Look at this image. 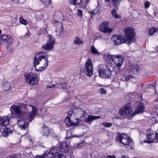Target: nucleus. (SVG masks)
Listing matches in <instances>:
<instances>
[{
    "label": "nucleus",
    "instance_id": "nucleus-25",
    "mask_svg": "<svg viewBox=\"0 0 158 158\" xmlns=\"http://www.w3.org/2000/svg\"><path fill=\"white\" fill-rule=\"evenodd\" d=\"M12 131L10 128L6 127L2 131V134L4 136L6 137L9 134L12 133Z\"/></svg>",
    "mask_w": 158,
    "mask_h": 158
},
{
    "label": "nucleus",
    "instance_id": "nucleus-55",
    "mask_svg": "<svg viewBox=\"0 0 158 158\" xmlns=\"http://www.w3.org/2000/svg\"><path fill=\"white\" fill-rule=\"evenodd\" d=\"M51 2H52L51 0H49L48 1V3L49 4H50V3H51Z\"/></svg>",
    "mask_w": 158,
    "mask_h": 158
},
{
    "label": "nucleus",
    "instance_id": "nucleus-38",
    "mask_svg": "<svg viewBox=\"0 0 158 158\" xmlns=\"http://www.w3.org/2000/svg\"><path fill=\"white\" fill-rule=\"evenodd\" d=\"M9 35H2L0 37V40L1 41H4V40L6 39L7 38H8V36H9Z\"/></svg>",
    "mask_w": 158,
    "mask_h": 158
},
{
    "label": "nucleus",
    "instance_id": "nucleus-3",
    "mask_svg": "<svg viewBox=\"0 0 158 158\" xmlns=\"http://www.w3.org/2000/svg\"><path fill=\"white\" fill-rule=\"evenodd\" d=\"M46 53L40 52L35 54L34 58V65L37 71H41L45 69L48 63Z\"/></svg>",
    "mask_w": 158,
    "mask_h": 158
},
{
    "label": "nucleus",
    "instance_id": "nucleus-24",
    "mask_svg": "<svg viewBox=\"0 0 158 158\" xmlns=\"http://www.w3.org/2000/svg\"><path fill=\"white\" fill-rule=\"evenodd\" d=\"M41 133L43 135L48 137L50 133V129L47 126L43 127H42Z\"/></svg>",
    "mask_w": 158,
    "mask_h": 158
},
{
    "label": "nucleus",
    "instance_id": "nucleus-1",
    "mask_svg": "<svg viewBox=\"0 0 158 158\" xmlns=\"http://www.w3.org/2000/svg\"><path fill=\"white\" fill-rule=\"evenodd\" d=\"M87 113L82 109L75 106L71 107L68 112L67 116L65 118V121L68 126H73L78 124L80 121L78 117L80 118L81 120L85 118V114Z\"/></svg>",
    "mask_w": 158,
    "mask_h": 158
},
{
    "label": "nucleus",
    "instance_id": "nucleus-32",
    "mask_svg": "<svg viewBox=\"0 0 158 158\" xmlns=\"http://www.w3.org/2000/svg\"><path fill=\"white\" fill-rule=\"evenodd\" d=\"M19 20L21 23L25 25H27L28 23L27 21L26 20L24 19L23 17H20Z\"/></svg>",
    "mask_w": 158,
    "mask_h": 158
},
{
    "label": "nucleus",
    "instance_id": "nucleus-7",
    "mask_svg": "<svg viewBox=\"0 0 158 158\" xmlns=\"http://www.w3.org/2000/svg\"><path fill=\"white\" fill-rule=\"evenodd\" d=\"M116 137L117 141L124 145H128L132 141V139L129 138L125 134H120L118 132Z\"/></svg>",
    "mask_w": 158,
    "mask_h": 158
},
{
    "label": "nucleus",
    "instance_id": "nucleus-5",
    "mask_svg": "<svg viewBox=\"0 0 158 158\" xmlns=\"http://www.w3.org/2000/svg\"><path fill=\"white\" fill-rule=\"evenodd\" d=\"M25 77L26 82L31 85L37 84L38 81L36 74L31 73L25 74Z\"/></svg>",
    "mask_w": 158,
    "mask_h": 158
},
{
    "label": "nucleus",
    "instance_id": "nucleus-37",
    "mask_svg": "<svg viewBox=\"0 0 158 158\" xmlns=\"http://www.w3.org/2000/svg\"><path fill=\"white\" fill-rule=\"evenodd\" d=\"M72 4L73 5L76 6L81 3L82 0H72Z\"/></svg>",
    "mask_w": 158,
    "mask_h": 158
},
{
    "label": "nucleus",
    "instance_id": "nucleus-13",
    "mask_svg": "<svg viewBox=\"0 0 158 158\" xmlns=\"http://www.w3.org/2000/svg\"><path fill=\"white\" fill-rule=\"evenodd\" d=\"M54 43L55 41L52 39V37L50 35H48L46 44L43 45L42 48L46 50H51L54 48Z\"/></svg>",
    "mask_w": 158,
    "mask_h": 158
},
{
    "label": "nucleus",
    "instance_id": "nucleus-16",
    "mask_svg": "<svg viewBox=\"0 0 158 158\" xmlns=\"http://www.w3.org/2000/svg\"><path fill=\"white\" fill-rule=\"evenodd\" d=\"M123 61V58L122 55H114L113 62L119 68L121 66Z\"/></svg>",
    "mask_w": 158,
    "mask_h": 158
},
{
    "label": "nucleus",
    "instance_id": "nucleus-14",
    "mask_svg": "<svg viewBox=\"0 0 158 158\" xmlns=\"http://www.w3.org/2000/svg\"><path fill=\"white\" fill-rule=\"evenodd\" d=\"M109 22L105 21L102 23L99 26V29L105 33H108L112 31V29L109 27Z\"/></svg>",
    "mask_w": 158,
    "mask_h": 158
},
{
    "label": "nucleus",
    "instance_id": "nucleus-52",
    "mask_svg": "<svg viewBox=\"0 0 158 158\" xmlns=\"http://www.w3.org/2000/svg\"><path fill=\"white\" fill-rule=\"evenodd\" d=\"M47 88H52V85H48L47 86Z\"/></svg>",
    "mask_w": 158,
    "mask_h": 158
},
{
    "label": "nucleus",
    "instance_id": "nucleus-33",
    "mask_svg": "<svg viewBox=\"0 0 158 158\" xmlns=\"http://www.w3.org/2000/svg\"><path fill=\"white\" fill-rule=\"evenodd\" d=\"M158 31V29L155 28H152L149 31V34L151 35Z\"/></svg>",
    "mask_w": 158,
    "mask_h": 158
},
{
    "label": "nucleus",
    "instance_id": "nucleus-34",
    "mask_svg": "<svg viewBox=\"0 0 158 158\" xmlns=\"http://www.w3.org/2000/svg\"><path fill=\"white\" fill-rule=\"evenodd\" d=\"M100 9V7L99 5H98L91 12L94 14H97L98 13Z\"/></svg>",
    "mask_w": 158,
    "mask_h": 158
},
{
    "label": "nucleus",
    "instance_id": "nucleus-17",
    "mask_svg": "<svg viewBox=\"0 0 158 158\" xmlns=\"http://www.w3.org/2000/svg\"><path fill=\"white\" fill-rule=\"evenodd\" d=\"M18 106L21 109H23L24 110H22V111H24V115L25 114V112L27 114H29L30 113L32 112V107L30 106L29 107V106H32V105H27L26 103L24 104L23 103H18Z\"/></svg>",
    "mask_w": 158,
    "mask_h": 158
},
{
    "label": "nucleus",
    "instance_id": "nucleus-10",
    "mask_svg": "<svg viewBox=\"0 0 158 158\" xmlns=\"http://www.w3.org/2000/svg\"><path fill=\"white\" fill-rule=\"evenodd\" d=\"M156 134V131H152L151 129H148L146 132L147 138L144 140V142L148 143L154 142Z\"/></svg>",
    "mask_w": 158,
    "mask_h": 158
},
{
    "label": "nucleus",
    "instance_id": "nucleus-59",
    "mask_svg": "<svg viewBox=\"0 0 158 158\" xmlns=\"http://www.w3.org/2000/svg\"><path fill=\"white\" fill-rule=\"evenodd\" d=\"M52 87L53 88L55 86V84H53L52 85Z\"/></svg>",
    "mask_w": 158,
    "mask_h": 158
},
{
    "label": "nucleus",
    "instance_id": "nucleus-27",
    "mask_svg": "<svg viewBox=\"0 0 158 158\" xmlns=\"http://www.w3.org/2000/svg\"><path fill=\"white\" fill-rule=\"evenodd\" d=\"M84 42L77 36H75L74 39V44L77 45L83 44Z\"/></svg>",
    "mask_w": 158,
    "mask_h": 158
},
{
    "label": "nucleus",
    "instance_id": "nucleus-51",
    "mask_svg": "<svg viewBox=\"0 0 158 158\" xmlns=\"http://www.w3.org/2000/svg\"><path fill=\"white\" fill-rule=\"evenodd\" d=\"M155 84L154 85H150L149 86V87H150V88H151V87H153L154 89H155Z\"/></svg>",
    "mask_w": 158,
    "mask_h": 158
},
{
    "label": "nucleus",
    "instance_id": "nucleus-20",
    "mask_svg": "<svg viewBox=\"0 0 158 158\" xmlns=\"http://www.w3.org/2000/svg\"><path fill=\"white\" fill-rule=\"evenodd\" d=\"M100 118V116H93L92 115H89L87 117L84 119H85V122L89 124H91L92 122L94 120L99 119Z\"/></svg>",
    "mask_w": 158,
    "mask_h": 158
},
{
    "label": "nucleus",
    "instance_id": "nucleus-15",
    "mask_svg": "<svg viewBox=\"0 0 158 158\" xmlns=\"http://www.w3.org/2000/svg\"><path fill=\"white\" fill-rule=\"evenodd\" d=\"M132 111V108L129 105H126L119 110V113L121 115L126 116L130 114Z\"/></svg>",
    "mask_w": 158,
    "mask_h": 158
},
{
    "label": "nucleus",
    "instance_id": "nucleus-57",
    "mask_svg": "<svg viewBox=\"0 0 158 158\" xmlns=\"http://www.w3.org/2000/svg\"><path fill=\"white\" fill-rule=\"evenodd\" d=\"M38 158H44V156H40Z\"/></svg>",
    "mask_w": 158,
    "mask_h": 158
},
{
    "label": "nucleus",
    "instance_id": "nucleus-60",
    "mask_svg": "<svg viewBox=\"0 0 158 158\" xmlns=\"http://www.w3.org/2000/svg\"><path fill=\"white\" fill-rule=\"evenodd\" d=\"M2 34V31L0 30V35Z\"/></svg>",
    "mask_w": 158,
    "mask_h": 158
},
{
    "label": "nucleus",
    "instance_id": "nucleus-58",
    "mask_svg": "<svg viewBox=\"0 0 158 158\" xmlns=\"http://www.w3.org/2000/svg\"><path fill=\"white\" fill-rule=\"evenodd\" d=\"M110 0H104V1H105V2H109V1H110Z\"/></svg>",
    "mask_w": 158,
    "mask_h": 158
},
{
    "label": "nucleus",
    "instance_id": "nucleus-45",
    "mask_svg": "<svg viewBox=\"0 0 158 158\" xmlns=\"http://www.w3.org/2000/svg\"><path fill=\"white\" fill-rule=\"evenodd\" d=\"M30 32L28 31L26 33V34H25V35L24 37L25 38H28L30 37Z\"/></svg>",
    "mask_w": 158,
    "mask_h": 158
},
{
    "label": "nucleus",
    "instance_id": "nucleus-19",
    "mask_svg": "<svg viewBox=\"0 0 158 158\" xmlns=\"http://www.w3.org/2000/svg\"><path fill=\"white\" fill-rule=\"evenodd\" d=\"M144 109L143 103L140 102L135 110V113H133L131 114V117H133L136 114L143 113Z\"/></svg>",
    "mask_w": 158,
    "mask_h": 158
},
{
    "label": "nucleus",
    "instance_id": "nucleus-23",
    "mask_svg": "<svg viewBox=\"0 0 158 158\" xmlns=\"http://www.w3.org/2000/svg\"><path fill=\"white\" fill-rule=\"evenodd\" d=\"M0 121L2 125L6 127L9 124L10 118L7 116H4L2 118L0 117Z\"/></svg>",
    "mask_w": 158,
    "mask_h": 158
},
{
    "label": "nucleus",
    "instance_id": "nucleus-53",
    "mask_svg": "<svg viewBox=\"0 0 158 158\" xmlns=\"http://www.w3.org/2000/svg\"><path fill=\"white\" fill-rule=\"evenodd\" d=\"M120 118V117H114L113 119H119Z\"/></svg>",
    "mask_w": 158,
    "mask_h": 158
},
{
    "label": "nucleus",
    "instance_id": "nucleus-4",
    "mask_svg": "<svg viewBox=\"0 0 158 158\" xmlns=\"http://www.w3.org/2000/svg\"><path fill=\"white\" fill-rule=\"evenodd\" d=\"M31 106L32 107V112L29 114H27L25 112V114L23 116H21L20 117L17 118V123L18 126H21L22 124H25L27 121L28 122H30L34 119V117L36 111V107L34 106H29V107Z\"/></svg>",
    "mask_w": 158,
    "mask_h": 158
},
{
    "label": "nucleus",
    "instance_id": "nucleus-35",
    "mask_svg": "<svg viewBox=\"0 0 158 158\" xmlns=\"http://www.w3.org/2000/svg\"><path fill=\"white\" fill-rule=\"evenodd\" d=\"M29 123V122H28L27 121V122L25 123V124L23 123V124H22V125H21V126L18 127L21 129L23 130H25L26 129V128L28 127V124Z\"/></svg>",
    "mask_w": 158,
    "mask_h": 158
},
{
    "label": "nucleus",
    "instance_id": "nucleus-41",
    "mask_svg": "<svg viewBox=\"0 0 158 158\" xmlns=\"http://www.w3.org/2000/svg\"><path fill=\"white\" fill-rule=\"evenodd\" d=\"M98 92L101 94H105L106 93V90L103 88H102L99 89L98 90Z\"/></svg>",
    "mask_w": 158,
    "mask_h": 158
},
{
    "label": "nucleus",
    "instance_id": "nucleus-26",
    "mask_svg": "<svg viewBox=\"0 0 158 158\" xmlns=\"http://www.w3.org/2000/svg\"><path fill=\"white\" fill-rule=\"evenodd\" d=\"M122 0H111L113 6L116 9H118L120 5V2Z\"/></svg>",
    "mask_w": 158,
    "mask_h": 158
},
{
    "label": "nucleus",
    "instance_id": "nucleus-30",
    "mask_svg": "<svg viewBox=\"0 0 158 158\" xmlns=\"http://www.w3.org/2000/svg\"><path fill=\"white\" fill-rule=\"evenodd\" d=\"M90 49L91 53L95 55H97L99 54V53L98 51L95 48L94 45H92L90 47Z\"/></svg>",
    "mask_w": 158,
    "mask_h": 158
},
{
    "label": "nucleus",
    "instance_id": "nucleus-12",
    "mask_svg": "<svg viewBox=\"0 0 158 158\" xmlns=\"http://www.w3.org/2000/svg\"><path fill=\"white\" fill-rule=\"evenodd\" d=\"M56 151L50 150L47 155V158H66L64 155Z\"/></svg>",
    "mask_w": 158,
    "mask_h": 158
},
{
    "label": "nucleus",
    "instance_id": "nucleus-47",
    "mask_svg": "<svg viewBox=\"0 0 158 158\" xmlns=\"http://www.w3.org/2000/svg\"><path fill=\"white\" fill-rule=\"evenodd\" d=\"M155 140L158 142V134L156 133Z\"/></svg>",
    "mask_w": 158,
    "mask_h": 158
},
{
    "label": "nucleus",
    "instance_id": "nucleus-43",
    "mask_svg": "<svg viewBox=\"0 0 158 158\" xmlns=\"http://www.w3.org/2000/svg\"><path fill=\"white\" fill-rule=\"evenodd\" d=\"M150 6V3L149 2H146L144 4V7L146 9L148 8Z\"/></svg>",
    "mask_w": 158,
    "mask_h": 158
},
{
    "label": "nucleus",
    "instance_id": "nucleus-50",
    "mask_svg": "<svg viewBox=\"0 0 158 158\" xmlns=\"http://www.w3.org/2000/svg\"><path fill=\"white\" fill-rule=\"evenodd\" d=\"M12 1V2H15V3H17L19 0H11Z\"/></svg>",
    "mask_w": 158,
    "mask_h": 158
},
{
    "label": "nucleus",
    "instance_id": "nucleus-44",
    "mask_svg": "<svg viewBox=\"0 0 158 158\" xmlns=\"http://www.w3.org/2000/svg\"><path fill=\"white\" fill-rule=\"evenodd\" d=\"M71 131L70 130H69L67 131V138H70L71 136L70 135V134L71 133Z\"/></svg>",
    "mask_w": 158,
    "mask_h": 158
},
{
    "label": "nucleus",
    "instance_id": "nucleus-2",
    "mask_svg": "<svg viewBox=\"0 0 158 158\" xmlns=\"http://www.w3.org/2000/svg\"><path fill=\"white\" fill-rule=\"evenodd\" d=\"M126 39L121 35H114L112 40L115 45H120L127 42L129 44L135 42L136 40L135 38V33L134 30L131 27H128L124 29Z\"/></svg>",
    "mask_w": 158,
    "mask_h": 158
},
{
    "label": "nucleus",
    "instance_id": "nucleus-31",
    "mask_svg": "<svg viewBox=\"0 0 158 158\" xmlns=\"http://www.w3.org/2000/svg\"><path fill=\"white\" fill-rule=\"evenodd\" d=\"M132 76L131 74H129L123 77L122 78V80L123 81H128L130 78L133 77Z\"/></svg>",
    "mask_w": 158,
    "mask_h": 158
},
{
    "label": "nucleus",
    "instance_id": "nucleus-29",
    "mask_svg": "<svg viewBox=\"0 0 158 158\" xmlns=\"http://www.w3.org/2000/svg\"><path fill=\"white\" fill-rule=\"evenodd\" d=\"M56 87L59 88H64L67 86L66 83H63L62 82L57 83L56 84Z\"/></svg>",
    "mask_w": 158,
    "mask_h": 158
},
{
    "label": "nucleus",
    "instance_id": "nucleus-9",
    "mask_svg": "<svg viewBox=\"0 0 158 158\" xmlns=\"http://www.w3.org/2000/svg\"><path fill=\"white\" fill-rule=\"evenodd\" d=\"M10 111L11 114H13V116L15 118L23 116L24 115V111L21 110L19 106L12 105L10 108Z\"/></svg>",
    "mask_w": 158,
    "mask_h": 158
},
{
    "label": "nucleus",
    "instance_id": "nucleus-42",
    "mask_svg": "<svg viewBox=\"0 0 158 158\" xmlns=\"http://www.w3.org/2000/svg\"><path fill=\"white\" fill-rule=\"evenodd\" d=\"M41 31V34H46L47 33V31L45 28H42L40 29Z\"/></svg>",
    "mask_w": 158,
    "mask_h": 158
},
{
    "label": "nucleus",
    "instance_id": "nucleus-56",
    "mask_svg": "<svg viewBox=\"0 0 158 158\" xmlns=\"http://www.w3.org/2000/svg\"><path fill=\"white\" fill-rule=\"evenodd\" d=\"M10 88V86L9 85V84L8 85V87L7 88V89H9Z\"/></svg>",
    "mask_w": 158,
    "mask_h": 158
},
{
    "label": "nucleus",
    "instance_id": "nucleus-11",
    "mask_svg": "<svg viewBox=\"0 0 158 158\" xmlns=\"http://www.w3.org/2000/svg\"><path fill=\"white\" fill-rule=\"evenodd\" d=\"M84 72L88 76H91L93 74V65L91 60L88 59L86 61L84 69Z\"/></svg>",
    "mask_w": 158,
    "mask_h": 158
},
{
    "label": "nucleus",
    "instance_id": "nucleus-21",
    "mask_svg": "<svg viewBox=\"0 0 158 158\" xmlns=\"http://www.w3.org/2000/svg\"><path fill=\"white\" fill-rule=\"evenodd\" d=\"M57 25H56V34L57 35H60L63 34V31H62L63 27L62 23L60 22H58Z\"/></svg>",
    "mask_w": 158,
    "mask_h": 158
},
{
    "label": "nucleus",
    "instance_id": "nucleus-40",
    "mask_svg": "<svg viewBox=\"0 0 158 158\" xmlns=\"http://www.w3.org/2000/svg\"><path fill=\"white\" fill-rule=\"evenodd\" d=\"M152 111L155 115L158 116V107H155L152 109Z\"/></svg>",
    "mask_w": 158,
    "mask_h": 158
},
{
    "label": "nucleus",
    "instance_id": "nucleus-36",
    "mask_svg": "<svg viewBox=\"0 0 158 158\" xmlns=\"http://www.w3.org/2000/svg\"><path fill=\"white\" fill-rule=\"evenodd\" d=\"M112 14L115 18L118 19L119 17L117 14L116 10L115 9H113L112 11Z\"/></svg>",
    "mask_w": 158,
    "mask_h": 158
},
{
    "label": "nucleus",
    "instance_id": "nucleus-28",
    "mask_svg": "<svg viewBox=\"0 0 158 158\" xmlns=\"http://www.w3.org/2000/svg\"><path fill=\"white\" fill-rule=\"evenodd\" d=\"M13 38L10 35L8 36V38L6 39L3 41L6 42L7 44H10L13 42Z\"/></svg>",
    "mask_w": 158,
    "mask_h": 158
},
{
    "label": "nucleus",
    "instance_id": "nucleus-49",
    "mask_svg": "<svg viewBox=\"0 0 158 158\" xmlns=\"http://www.w3.org/2000/svg\"><path fill=\"white\" fill-rule=\"evenodd\" d=\"M121 158H128V157L125 155H123L121 156Z\"/></svg>",
    "mask_w": 158,
    "mask_h": 158
},
{
    "label": "nucleus",
    "instance_id": "nucleus-54",
    "mask_svg": "<svg viewBox=\"0 0 158 158\" xmlns=\"http://www.w3.org/2000/svg\"><path fill=\"white\" fill-rule=\"evenodd\" d=\"M11 158H17V157L14 155H11Z\"/></svg>",
    "mask_w": 158,
    "mask_h": 158
},
{
    "label": "nucleus",
    "instance_id": "nucleus-8",
    "mask_svg": "<svg viewBox=\"0 0 158 158\" xmlns=\"http://www.w3.org/2000/svg\"><path fill=\"white\" fill-rule=\"evenodd\" d=\"M70 149V147L66 142H62L60 143L59 146L57 147H53L50 150H56V152L60 153L67 152Z\"/></svg>",
    "mask_w": 158,
    "mask_h": 158
},
{
    "label": "nucleus",
    "instance_id": "nucleus-39",
    "mask_svg": "<svg viewBox=\"0 0 158 158\" xmlns=\"http://www.w3.org/2000/svg\"><path fill=\"white\" fill-rule=\"evenodd\" d=\"M102 124L106 127H109L112 125V124L107 122L102 123Z\"/></svg>",
    "mask_w": 158,
    "mask_h": 158
},
{
    "label": "nucleus",
    "instance_id": "nucleus-6",
    "mask_svg": "<svg viewBox=\"0 0 158 158\" xmlns=\"http://www.w3.org/2000/svg\"><path fill=\"white\" fill-rule=\"evenodd\" d=\"M102 68H100L98 72L100 76L102 78H107L111 76V72L110 68L106 64H103Z\"/></svg>",
    "mask_w": 158,
    "mask_h": 158
},
{
    "label": "nucleus",
    "instance_id": "nucleus-48",
    "mask_svg": "<svg viewBox=\"0 0 158 158\" xmlns=\"http://www.w3.org/2000/svg\"><path fill=\"white\" fill-rule=\"evenodd\" d=\"M106 157L108 158H116L114 156L111 155H108L106 156Z\"/></svg>",
    "mask_w": 158,
    "mask_h": 158
},
{
    "label": "nucleus",
    "instance_id": "nucleus-22",
    "mask_svg": "<svg viewBox=\"0 0 158 158\" xmlns=\"http://www.w3.org/2000/svg\"><path fill=\"white\" fill-rule=\"evenodd\" d=\"M104 57L106 60V63L110 65L112 64V62L113 61L114 55H110L109 52H106L104 55Z\"/></svg>",
    "mask_w": 158,
    "mask_h": 158
},
{
    "label": "nucleus",
    "instance_id": "nucleus-61",
    "mask_svg": "<svg viewBox=\"0 0 158 158\" xmlns=\"http://www.w3.org/2000/svg\"><path fill=\"white\" fill-rule=\"evenodd\" d=\"M156 133H158V130L157 131V132H156Z\"/></svg>",
    "mask_w": 158,
    "mask_h": 158
},
{
    "label": "nucleus",
    "instance_id": "nucleus-18",
    "mask_svg": "<svg viewBox=\"0 0 158 158\" xmlns=\"http://www.w3.org/2000/svg\"><path fill=\"white\" fill-rule=\"evenodd\" d=\"M128 69L129 74L132 75L138 73L139 71V67L136 64L130 65Z\"/></svg>",
    "mask_w": 158,
    "mask_h": 158
},
{
    "label": "nucleus",
    "instance_id": "nucleus-46",
    "mask_svg": "<svg viewBox=\"0 0 158 158\" xmlns=\"http://www.w3.org/2000/svg\"><path fill=\"white\" fill-rule=\"evenodd\" d=\"M82 12L81 10H78V15L79 16H82Z\"/></svg>",
    "mask_w": 158,
    "mask_h": 158
}]
</instances>
